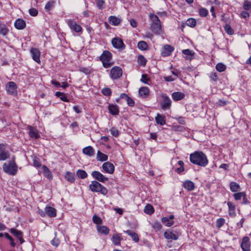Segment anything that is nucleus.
<instances>
[{
    "label": "nucleus",
    "mask_w": 251,
    "mask_h": 251,
    "mask_svg": "<svg viewBox=\"0 0 251 251\" xmlns=\"http://www.w3.org/2000/svg\"><path fill=\"white\" fill-rule=\"evenodd\" d=\"M190 162L195 165L204 167L208 163L206 155L201 151H196L190 154Z\"/></svg>",
    "instance_id": "nucleus-1"
},
{
    "label": "nucleus",
    "mask_w": 251,
    "mask_h": 251,
    "mask_svg": "<svg viewBox=\"0 0 251 251\" xmlns=\"http://www.w3.org/2000/svg\"><path fill=\"white\" fill-rule=\"evenodd\" d=\"M150 17L151 21V29L155 34H160L162 32V27L161 21L157 16L153 13L150 14Z\"/></svg>",
    "instance_id": "nucleus-2"
},
{
    "label": "nucleus",
    "mask_w": 251,
    "mask_h": 251,
    "mask_svg": "<svg viewBox=\"0 0 251 251\" xmlns=\"http://www.w3.org/2000/svg\"><path fill=\"white\" fill-rule=\"evenodd\" d=\"M89 188L92 192H100L103 195H106L108 192L107 189L105 187L96 181H92L91 183L89 185Z\"/></svg>",
    "instance_id": "nucleus-3"
},
{
    "label": "nucleus",
    "mask_w": 251,
    "mask_h": 251,
    "mask_svg": "<svg viewBox=\"0 0 251 251\" xmlns=\"http://www.w3.org/2000/svg\"><path fill=\"white\" fill-rule=\"evenodd\" d=\"M18 167L14 160L10 161L8 163H4L3 165L4 171L11 175H14L17 171Z\"/></svg>",
    "instance_id": "nucleus-4"
},
{
    "label": "nucleus",
    "mask_w": 251,
    "mask_h": 251,
    "mask_svg": "<svg viewBox=\"0 0 251 251\" xmlns=\"http://www.w3.org/2000/svg\"><path fill=\"white\" fill-rule=\"evenodd\" d=\"M66 23L72 30L74 31L77 33L81 31V27L80 25H78L74 20L68 19L66 20Z\"/></svg>",
    "instance_id": "nucleus-5"
},
{
    "label": "nucleus",
    "mask_w": 251,
    "mask_h": 251,
    "mask_svg": "<svg viewBox=\"0 0 251 251\" xmlns=\"http://www.w3.org/2000/svg\"><path fill=\"white\" fill-rule=\"evenodd\" d=\"M6 90L9 95L13 96L17 95V85L14 82H8L6 85Z\"/></svg>",
    "instance_id": "nucleus-6"
},
{
    "label": "nucleus",
    "mask_w": 251,
    "mask_h": 251,
    "mask_svg": "<svg viewBox=\"0 0 251 251\" xmlns=\"http://www.w3.org/2000/svg\"><path fill=\"white\" fill-rule=\"evenodd\" d=\"M162 98L163 99L162 101L161 102V108L163 110H166L170 109L172 101L169 97L167 94H163L162 95Z\"/></svg>",
    "instance_id": "nucleus-7"
},
{
    "label": "nucleus",
    "mask_w": 251,
    "mask_h": 251,
    "mask_svg": "<svg viewBox=\"0 0 251 251\" xmlns=\"http://www.w3.org/2000/svg\"><path fill=\"white\" fill-rule=\"evenodd\" d=\"M240 246L243 251H250L251 242L248 236H244L242 238Z\"/></svg>",
    "instance_id": "nucleus-8"
},
{
    "label": "nucleus",
    "mask_w": 251,
    "mask_h": 251,
    "mask_svg": "<svg viewBox=\"0 0 251 251\" xmlns=\"http://www.w3.org/2000/svg\"><path fill=\"white\" fill-rule=\"evenodd\" d=\"M123 71L122 69L119 67H113L110 71V75L113 79H117L121 77L122 75Z\"/></svg>",
    "instance_id": "nucleus-9"
},
{
    "label": "nucleus",
    "mask_w": 251,
    "mask_h": 251,
    "mask_svg": "<svg viewBox=\"0 0 251 251\" xmlns=\"http://www.w3.org/2000/svg\"><path fill=\"white\" fill-rule=\"evenodd\" d=\"M113 46L119 50H123L125 48V45L123 40L119 38H114L112 40Z\"/></svg>",
    "instance_id": "nucleus-10"
},
{
    "label": "nucleus",
    "mask_w": 251,
    "mask_h": 251,
    "mask_svg": "<svg viewBox=\"0 0 251 251\" xmlns=\"http://www.w3.org/2000/svg\"><path fill=\"white\" fill-rule=\"evenodd\" d=\"M92 176L99 181L105 182L108 180V178L103 176L102 174L98 171H93L91 174Z\"/></svg>",
    "instance_id": "nucleus-11"
},
{
    "label": "nucleus",
    "mask_w": 251,
    "mask_h": 251,
    "mask_svg": "<svg viewBox=\"0 0 251 251\" xmlns=\"http://www.w3.org/2000/svg\"><path fill=\"white\" fill-rule=\"evenodd\" d=\"M102 169L105 173L112 174L115 170L113 164L109 162H106L103 164Z\"/></svg>",
    "instance_id": "nucleus-12"
},
{
    "label": "nucleus",
    "mask_w": 251,
    "mask_h": 251,
    "mask_svg": "<svg viewBox=\"0 0 251 251\" xmlns=\"http://www.w3.org/2000/svg\"><path fill=\"white\" fill-rule=\"evenodd\" d=\"M27 128L29 130L28 134L31 138L36 139L40 137L38 131L35 127L28 126Z\"/></svg>",
    "instance_id": "nucleus-13"
},
{
    "label": "nucleus",
    "mask_w": 251,
    "mask_h": 251,
    "mask_svg": "<svg viewBox=\"0 0 251 251\" xmlns=\"http://www.w3.org/2000/svg\"><path fill=\"white\" fill-rule=\"evenodd\" d=\"M174 48L169 45H165L163 48L161 54L162 56H168L171 54L174 51Z\"/></svg>",
    "instance_id": "nucleus-14"
},
{
    "label": "nucleus",
    "mask_w": 251,
    "mask_h": 251,
    "mask_svg": "<svg viewBox=\"0 0 251 251\" xmlns=\"http://www.w3.org/2000/svg\"><path fill=\"white\" fill-rule=\"evenodd\" d=\"M164 237L167 239L176 240L178 239L179 235L177 232H173L170 230H167L164 233Z\"/></svg>",
    "instance_id": "nucleus-15"
},
{
    "label": "nucleus",
    "mask_w": 251,
    "mask_h": 251,
    "mask_svg": "<svg viewBox=\"0 0 251 251\" xmlns=\"http://www.w3.org/2000/svg\"><path fill=\"white\" fill-rule=\"evenodd\" d=\"M30 51L32 59L36 62L40 63V51L36 48H31Z\"/></svg>",
    "instance_id": "nucleus-16"
},
{
    "label": "nucleus",
    "mask_w": 251,
    "mask_h": 251,
    "mask_svg": "<svg viewBox=\"0 0 251 251\" xmlns=\"http://www.w3.org/2000/svg\"><path fill=\"white\" fill-rule=\"evenodd\" d=\"M112 54L108 50L103 51L102 54L100 56V59L102 62H109L111 59Z\"/></svg>",
    "instance_id": "nucleus-17"
},
{
    "label": "nucleus",
    "mask_w": 251,
    "mask_h": 251,
    "mask_svg": "<svg viewBox=\"0 0 251 251\" xmlns=\"http://www.w3.org/2000/svg\"><path fill=\"white\" fill-rule=\"evenodd\" d=\"M14 26L18 29H23L25 27L26 24L25 21L22 19H18L14 23Z\"/></svg>",
    "instance_id": "nucleus-18"
},
{
    "label": "nucleus",
    "mask_w": 251,
    "mask_h": 251,
    "mask_svg": "<svg viewBox=\"0 0 251 251\" xmlns=\"http://www.w3.org/2000/svg\"><path fill=\"white\" fill-rule=\"evenodd\" d=\"M82 152L84 154L89 157L94 156L95 153L94 149L92 146H87L83 148L82 150Z\"/></svg>",
    "instance_id": "nucleus-19"
},
{
    "label": "nucleus",
    "mask_w": 251,
    "mask_h": 251,
    "mask_svg": "<svg viewBox=\"0 0 251 251\" xmlns=\"http://www.w3.org/2000/svg\"><path fill=\"white\" fill-rule=\"evenodd\" d=\"M149 89L147 87H143L139 90V96L142 98H147L149 96Z\"/></svg>",
    "instance_id": "nucleus-20"
},
{
    "label": "nucleus",
    "mask_w": 251,
    "mask_h": 251,
    "mask_svg": "<svg viewBox=\"0 0 251 251\" xmlns=\"http://www.w3.org/2000/svg\"><path fill=\"white\" fill-rule=\"evenodd\" d=\"M228 207V214L230 217H234L236 216L235 206L231 202L228 201L227 203Z\"/></svg>",
    "instance_id": "nucleus-21"
},
{
    "label": "nucleus",
    "mask_w": 251,
    "mask_h": 251,
    "mask_svg": "<svg viewBox=\"0 0 251 251\" xmlns=\"http://www.w3.org/2000/svg\"><path fill=\"white\" fill-rule=\"evenodd\" d=\"M184 97V94L180 92H175L172 94V97L175 101L182 100Z\"/></svg>",
    "instance_id": "nucleus-22"
},
{
    "label": "nucleus",
    "mask_w": 251,
    "mask_h": 251,
    "mask_svg": "<svg viewBox=\"0 0 251 251\" xmlns=\"http://www.w3.org/2000/svg\"><path fill=\"white\" fill-rule=\"evenodd\" d=\"M108 109L110 113L113 115H117L119 114V107L117 105L109 104Z\"/></svg>",
    "instance_id": "nucleus-23"
},
{
    "label": "nucleus",
    "mask_w": 251,
    "mask_h": 251,
    "mask_svg": "<svg viewBox=\"0 0 251 251\" xmlns=\"http://www.w3.org/2000/svg\"><path fill=\"white\" fill-rule=\"evenodd\" d=\"M183 186L188 191H192L195 188L194 183L190 180H187L183 183Z\"/></svg>",
    "instance_id": "nucleus-24"
},
{
    "label": "nucleus",
    "mask_w": 251,
    "mask_h": 251,
    "mask_svg": "<svg viewBox=\"0 0 251 251\" xmlns=\"http://www.w3.org/2000/svg\"><path fill=\"white\" fill-rule=\"evenodd\" d=\"M46 214L50 217H54L56 215L55 209L50 206H46L45 209Z\"/></svg>",
    "instance_id": "nucleus-25"
},
{
    "label": "nucleus",
    "mask_w": 251,
    "mask_h": 251,
    "mask_svg": "<svg viewBox=\"0 0 251 251\" xmlns=\"http://www.w3.org/2000/svg\"><path fill=\"white\" fill-rule=\"evenodd\" d=\"M124 232L129 235L132 239V240L136 243L139 241V238L138 234L132 231L131 230H127L126 231H124Z\"/></svg>",
    "instance_id": "nucleus-26"
},
{
    "label": "nucleus",
    "mask_w": 251,
    "mask_h": 251,
    "mask_svg": "<svg viewBox=\"0 0 251 251\" xmlns=\"http://www.w3.org/2000/svg\"><path fill=\"white\" fill-rule=\"evenodd\" d=\"M97 228L99 233L104 235H107L109 232V229L105 226H98Z\"/></svg>",
    "instance_id": "nucleus-27"
},
{
    "label": "nucleus",
    "mask_w": 251,
    "mask_h": 251,
    "mask_svg": "<svg viewBox=\"0 0 251 251\" xmlns=\"http://www.w3.org/2000/svg\"><path fill=\"white\" fill-rule=\"evenodd\" d=\"M122 240L121 237L119 234H114L112 236V242L115 246L120 245Z\"/></svg>",
    "instance_id": "nucleus-28"
},
{
    "label": "nucleus",
    "mask_w": 251,
    "mask_h": 251,
    "mask_svg": "<svg viewBox=\"0 0 251 251\" xmlns=\"http://www.w3.org/2000/svg\"><path fill=\"white\" fill-rule=\"evenodd\" d=\"M10 232L18 239L23 236V233L22 231L17 230L15 228H11L10 229Z\"/></svg>",
    "instance_id": "nucleus-29"
},
{
    "label": "nucleus",
    "mask_w": 251,
    "mask_h": 251,
    "mask_svg": "<svg viewBox=\"0 0 251 251\" xmlns=\"http://www.w3.org/2000/svg\"><path fill=\"white\" fill-rule=\"evenodd\" d=\"M97 159L98 161H105L108 159V156L98 151L97 154Z\"/></svg>",
    "instance_id": "nucleus-30"
},
{
    "label": "nucleus",
    "mask_w": 251,
    "mask_h": 251,
    "mask_svg": "<svg viewBox=\"0 0 251 251\" xmlns=\"http://www.w3.org/2000/svg\"><path fill=\"white\" fill-rule=\"evenodd\" d=\"M110 24L113 25H117L119 24L121 20L115 16H110L108 18Z\"/></svg>",
    "instance_id": "nucleus-31"
},
{
    "label": "nucleus",
    "mask_w": 251,
    "mask_h": 251,
    "mask_svg": "<svg viewBox=\"0 0 251 251\" xmlns=\"http://www.w3.org/2000/svg\"><path fill=\"white\" fill-rule=\"evenodd\" d=\"M155 119L157 124H159L161 126H163L166 124V121L164 117L159 114H157Z\"/></svg>",
    "instance_id": "nucleus-32"
},
{
    "label": "nucleus",
    "mask_w": 251,
    "mask_h": 251,
    "mask_svg": "<svg viewBox=\"0 0 251 251\" xmlns=\"http://www.w3.org/2000/svg\"><path fill=\"white\" fill-rule=\"evenodd\" d=\"M230 189L233 192H236L240 189L239 185L235 182H231L229 184Z\"/></svg>",
    "instance_id": "nucleus-33"
},
{
    "label": "nucleus",
    "mask_w": 251,
    "mask_h": 251,
    "mask_svg": "<svg viewBox=\"0 0 251 251\" xmlns=\"http://www.w3.org/2000/svg\"><path fill=\"white\" fill-rule=\"evenodd\" d=\"M65 178L70 182H74L75 181V175L73 173L70 172H67L65 175Z\"/></svg>",
    "instance_id": "nucleus-34"
},
{
    "label": "nucleus",
    "mask_w": 251,
    "mask_h": 251,
    "mask_svg": "<svg viewBox=\"0 0 251 251\" xmlns=\"http://www.w3.org/2000/svg\"><path fill=\"white\" fill-rule=\"evenodd\" d=\"M137 47L140 50H145L147 49L148 46L146 42L141 41L138 43Z\"/></svg>",
    "instance_id": "nucleus-35"
},
{
    "label": "nucleus",
    "mask_w": 251,
    "mask_h": 251,
    "mask_svg": "<svg viewBox=\"0 0 251 251\" xmlns=\"http://www.w3.org/2000/svg\"><path fill=\"white\" fill-rule=\"evenodd\" d=\"M139 65L145 66L147 63V59L142 55H139L137 58Z\"/></svg>",
    "instance_id": "nucleus-36"
},
{
    "label": "nucleus",
    "mask_w": 251,
    "mask_h": 251,
    "mask_svg": "<svg viewBox=\"0 0 251 251\" xmlns=\"http://www.w3.org/2000/svg\"><path fill=\"white\" fill-rule=\"evenodd\" d=\"M76 175L79 178L81 179H84L88 176L87 173L85 171L82 170H77L76 171Z\"/></svg>",
    "instance_id": "nucleus-37"
},
{
    "label": "nucleus",
    "mask_w": 251,
    "mask_h": 251,
    "mask_svg": "<svg viewBox=\"0 0 251 251\" xmlns=\"http://www.w3.org/2000/svg\"><path fill=\"white\" fill-rule=\"evenodd\" d=\"M8 29L4 24H0V34L5 36L7 34Z\"/></svg>",
    "instance_id": "nucleus-38"
},
{
    "label": "nucleus",
    "mask_w": 251,
    "mask_h": 251,
    "mask_svg": "<svg viewBox=\"0 0 251 251\" xmlns=\"http://www.w3.org/2000/svg\"><path fill=\"white\" fill-rule=\"evenodd\" d=\"M161 221L168 227L172 226L174 223L173 221H170L168 217H163L161 219Z\"/></svg>",
    "instance_id": "nucleus-39"
},
{
    "label": "nucleus",
    "mask_w": 251,
    "mask_h": 251,
    "mask_svg": "<svg viewBox=\"0 0 251 251\" xmlns=\"http://www.w3.org/2000/svg\"><path fill=\"white\" fill-rule=\"evenodd\" d=\"M186 24L190 27H194L196 25V21L193 18H189L186 21Z\"/></svg>",
    "instance_id": "nucleus-40"
},
{
    "label": "nucleus",
    "mask_w": 251,
    "mask_h": 251,
    "mask_svg": "<svg viewBox=\"0 0 251 251\" xmlns=\"http://www.w3.org/2000/svg\"><path fill=\"white\" fill-rule=\"evenodd\" d=\"M144 211L146 213L151 215L154 212L153 208L151 204H148L146 206Z\"/></svg>",
    "instance_id": "nucleus-41"
},
{
    "label": "nucleus",
    "mask_w": 251,
    "mask_h": 251,
    "mask_svg": "<svg viewBox=\"0 0 251 251\" xmlns=\"http://www.w3.org/2000/svg\"><path fill=\"white\" fill-rule=\"evenodd\" d=\"M54 6V2L52 0L49 1L47 2L45 6V9L46 11H49Z\"/></svg>",
    "instance_id": "nucleus-42"
},
{
    "label": "nucleus",
    "mask_w": 251,
    "mask_h": 251,
    "mask_svg": "<svg viewBox=\"0 0 251 251\" xmlns=\"http://www.w3.org/2000/svg\"><path fill=\"white\" fill-rule=\"evenodd\" d=\"M225 219L223 218L218 219L216 222V225L218 228L222 227L225 223Z\"/></svg>",
    "instance_id": "nucleus-43"
},
{
    "label": "nucleus",
    "mask_w": 251,
    "mask_h": 251,
    "mask_svg": "<svg viewBox=\"0 0 251 251\" xmlns=\"http://www.w3.org/2000/svg\"><path fill=\"white\" fill-rule=\"evenodd\" d=\"M216 69L218 72H222L226 70V66L224 64L219 63L216 66Z\"/></svg>",
    "instance_id": "nucleus-44"
},
{
    "label": "nucleus",
    "mask_w": 251,
    "mask_h": 251,
    "mask_svg": "<svg viewBox=\"0 0 251 251\" xmlns=\"http://www.w3.org/2000/svg\"><path fill=\"white\" fill-rule=\"evenodd\" d=\"M101 93L106 96H109L112 94V91L109 88L105 87L101 90Z\"/></svg>",
    "instance_id": "nucleus-45"
},
{
    "label": "nucleus",
    "mask_w": 251,
    "mask_h": 251,
    "mask_svg": "<svg viewBox=\"0 0 251 251\" xmlns=\"http://www.w3.org/2000/svg\"><path fill=\"white\" fill-rule=\"evenodd\" d=\"M224 29L226 32L229 35H232L234 33L233 29L228 24L224 26Z\"/></svg>",
    "instance_id": "nucleus-46"
},
{
    "label": "nucleus",
    "mask_w": 251,
    "mask_h": 251,
    "mask_svg": "<svg viewBox=\"0 0 251 251\" xmlns=\"http://www.w3.org/2000/svg\"><path fill=\"white\" fill-rule=\"evenodd\" d=\"M243 8L248 11L251 9V1L245 0L243 3Z\"/></svg>",
    "instance_id": "nucleus-47"
},
{
    "label": "nucleus",
    "mask_w": 251,
    "mask_h": 251,
    "mask_svg": "<svg viewBox=\"0 0 251 251\" xmlns=\"http://www.w3.org/2000/svg\"><path fill=\"white\" fill-rule=\"evenodd\" d=\"M92 220L93 222L97 225H100L102 223V220L101 218L96 215H94L93 216Z\"/></svg>",
    "instance_id": "nucleus-48"
},
{
    "label": "nucleus",
    "mask_w": 251,
    "mask_h": 251,
    "mask_svg": "<svg viewBox=\"0 0 251 251\" xmlns=\"http://www.w3.org/2000/svg\"><path fill=\"white\" fill-rule=\"evenodd\" d=\"M152 226L156 231H159L162 228V225L158 222L153 223Z\"/></svg>",
    "instance_id": "nucleus-49"
},
{
    "label": "nucleus",
    "mask_w": 251,
    "mask_h": 251,
    "mask_svg": "<svg viewBox=\"0 0 251 251\" xmlns=\"http://www.w3.org/2000/svg\"><path fill=\"white\" fill-rule=\"evenodd\" d=\"M245 194V193L244 192L236 193L233 194V197L235 200H239L241 199L242 197H243Z\"/></svg>",
    "instance_id": "nucleus-50"
},
{
    "label": "nucleus",
    "mask_w": 251,
    "mask_h": 251,
    "mask_svg": "<svg viewBox=\"0 0 251 251\" xmlns=\"http://www.w3.org/2000/svg\"><path fill=\"white\" fill-rule=\"evenodd\" d=\"M182 53L184 54L187 55L188 58H191L192 56L194 55V52L192 50H190L189 49H186V50H183Z\"/></svg>",
    "instance_id": "nucleus-51"
},
{
    "label": "nucleus",
    "mask_w": 251,
    "mask_h": 251,
    "mask_svg": "<svg viewBox=\"0 0 251 251\" xmlns=\"http://www.w3.org/2000/svg\"><path fill=\"white\" fill-rule=\"evenodd\" d=\"M208 10L205 8H201L199 10V14L201 17H204L207 15Z\"/></svg>",
    "instance_id": "nucleus-52"
},
{
    "label": "nucleus",
    "mask_w": 251,
    "mask_h": 251,
    "mask_svg": "<svg viewBox=\"0 0 251 251\" xmlns=\"http://www.w3.org/2000/svg\"><path fill=\"white\" fill-rule=\"evenodd\" d=\"M9 153L7 151L0 153V160L4 161L9 157Z\"/></svg>",
    "instance_id": "nucleus-53"
},
{
    "label": "nucleus",
    "mask_w": 251,
    "mask_h": 251,
    "mask_svg": "<svg viewBox=\"0 0 251 251\" xmlns=\"http://www.w3.org/2000/svg\"><path fill=\"white\" fill-rule=\"evenodd\" d=\"M96 2L99 9H102L104 8V1L103 0H96Z\"/></svg>",
    "instance_id": "nucleus-54"
},
{
    "label": "nucleus",
    "mask_w": 251,
    "mask_h": 251,
    "mask_svg": "<svg viewBox=\"0 0 251 251\" xmlns=\"http://www.w3.org/2000/svg\"><path fill=\"white\" fill-rule=\"evenodd\" d=\"M150 79L148 77V75L147 74H143L142 75V77L141 79V81L145 83V84H148V81H149Z\"/></svg>",
    "instance_id": "nucleus-55"
},
{
    "label": "nucleus",
    "mask_w": 251,
    "mask_h": 251,
    "mask_svg": "<svg viewBox=\"0 0 251 251\" xmlns=\"http://www.w3.org/2000/svg\"><path fill=\"white\" fill-rule=\"evenodd\" d=\"M111 134L114 137H118L119 135V131L115 127H112L110 129Z\"/></svg>",
    "instance_id": "nucleus-56"
},
{
    "label": "nucleus",
    "mask_w": 251,
    "mask_h": 251,
    "mask_svg": "<svg viewBox=\"0 0 251 251\" xmlns=\"http://www.w3.org/2000/svg\"><path fill=\"white\" fill-rule=\"evenodd\" d=\"M227 104V101L224 100H219L216 103L218 106H224Z\"/></svg>",
    "instance_id": "nucleus-57"
},
{
    "label": "nucleus",
    "mask_w": 251,
    "mask_h": 251,
    "mask_svg": "<svg viewBox=\"0 0 251 251\" xmlns=\"http://www.w3.org/2000/svg\"><path fill=\"white\" fill-rule=\"evenodd\" d=\"M38 11L36 9L34 8H30L29 10V13L32 16H36L38 14Z\"/></svg>",
    "instance_id": "nucleus-58"
},
{
    "label": "nucleus",
    "mask_w": 251,
    "mask_h": 251,
    "mask_svg": "<svg viewBox=\"0 0 251 251\" xmlns=\"http://www.w3.org/2000/svg\"><path fill=\"white\" fill-rule=\"evenodd\" d=\"M42 169H43V170L44 172V173H48L49 174V175H48L49 178H51L52 176H51V173L50 172V171H49V170L47 168V167L45 165H43L42 166Z\"/></svg>",
    "instance_id": "nucleus-59"
},
{
    "label": "nucleus",
    "mask_w": 251,
    "mask_h": 251,
    "mask_svg": "<svg viewBox=\"0 0 251 251\" xmlns=\"http://www.w3.org/2000/svg\"><path fill=\"white\" fill-rule=\"evenodd\" d=\"M50 243L52 245L57 247L60 243V241L59 239L54 238L53 240H51Z\"/></svg>",
    "instance_id": "nucleus-60"
},
{
    "label": "nucleus",
    "mask_w": 251,
    "mask_h": 251,
    "mask_svg": "<svg viewBox=\"0 0 251 251\" xmlns=\"http://www.w3.org/2000/svg\"><path fill=\"white\" fill-rule=\"evenodd\" d=\"M126 101L129 106H133L134 105V101L131 98L129 97Z\"/></svg>",
    "instance_id": "nucleus-61"
},
{
    "label": "nucleus",
    "mask_w": 251,
    "mask_h": 251,
    "mask_svg": "<svg viewBox=\"0 0 251 251\" xmlns=\"http://www.w3.org/2000/svg\"><path fill=\"white\" fill-rule=\"evenodd\" d=\"M241 16L244 19H247L249 17L250 15L249 13L246 10L243 11L241 13Z\"/></svg>",
    "instance_id": "nucleus-62"
},
{
    "label": "nucleus",
    "mask_w": 251,
    "mask_h": 251,
    "mask_svg": "<svg viewBox=\"0 0 251 251\" xmlns=\"http://www.w3.org/2000/svg\"><path fill=\"white\" fill-rule=\"evenodd\" d=\"M176 79V77H174L172 76H167L164 77V79L165 80V81L168 82L174 81Z\"/></svg>",
    "instance_id": "nucleus-63"
},
{
    "label": "nucleus",
    "mask_w": 251,
    "mask_h": 251,
    "mask_svg": "<svg viewBox=\"0 0 251 251\" xmlns=\"http://www.w3.org/2000/svg\"><path fill=\"white\" fill-rule=\"evenodd\" d=\"M80 71L84 73V74H85L86 75L89 74L90 73V71L89 70V69H88L87 68H85V67L80 69Z\"/></svg>",
    "instance_id": "nucleus-64"
}]
</instances>
